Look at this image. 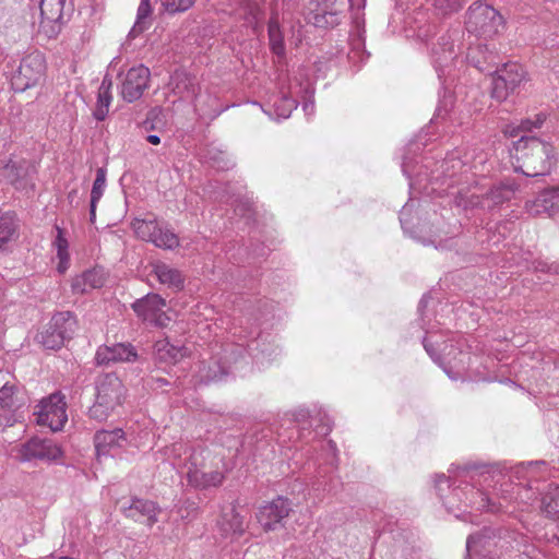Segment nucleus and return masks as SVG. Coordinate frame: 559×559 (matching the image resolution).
<instances>
[{
	"label": "nucleus",
	"instance_id": "1",
	"mask_svg": "<svg viewBox=\"0 0 559 559\" xmlns=\"http://www.w3.org/2000/svg\"><path fill=\"white\" fill-rule=\"evenodd\" d=\"M420 144H425L421 138L411 143L407 154H415ZM421 162L420 169L415 173L412 157H403L402 171L409 180L412 195L421 193V189L427 195L448 193L463 209L479 206L490 210L511 200L516 190L513 182H502L487 190L474 180L476 173L485 170L486 163V154H477L475 148L457 147L441 160H437L435 155H425ZM426 206L427 201H416L411 197L400 213L402 228L424 246L440 248L442 239L439 233L418 216V210Z\"/></svg>",
	"mask_w": 559,
	"mask_h": 559
},
{
	"label": "nucleus",
	"instance_id": "2",
	"mask_svg": "<svg viewBox=\"0 0 559 559\" xmlns=\"http://www.w3.org/2000/svg\"><path fill=\"white\" fill-rule=\"evenodd\" d=\"M449 472L450 476L436 475L433 483L444 508L455 518L466 521L465 513H469L467 509L496 513L507 508L501 496L497 502L483 490L485 483L490 486L489 475L483 469L476 466H464Z\"/></svg>",
	"mask_w": 559,
	"mask_h": 559
},
{
	"label": "nucleus",
	"instance_id": "3",
	"mask_svg": "<svg viewBox=\"0 0 559 559\" xmlns=\"http://www.w3.org/2000/svg\"><path fill=\"white\" fill-rule=\"evenodd\" d=\"M245 352L252 362L261 368L271 364L282 350L278 344L275 343L274 337L270 338V335L260 334L257 338L251 340L246 348L240 344L225 348L224 361L213 360L200 369L201 381H221L229 372H240L241 367L239 365L242 360H246Z\"/></svg>",
	"mask_w": 559,
	"mask_h": 559
},
{
	"label": "nucleus",
	"instance_id": "4",
	"mask_svg": "<svg viewBox=\"0 0 559 559\" xmlns=\"http://www.w3.org/2000/svg\"><path fill=\"white\" fill-rule=\"evenodd\" d=\"M165 455L171 465L181 473L189 486L198 490L218 487L225 479V474L218 469L205 472V456L202 449H189L182 442H176L166 448Z\"/></svg>",
	"mask_w": 559,
	"mask_h": 559
},
{
	"label": "nucleus",
	"instance_id": "5",
	"mask_svg": "<svg viewBox=\"0 0 559 559\" xmlns=\"http://www.w3.org/2000/svg\"><path fill=\"white\" fill-rule=\"evenodd\" d=\"M443 335H438L433 329H426L423 344L427 354L438 364L452 380L467 379L471 355L463 349L461 336L447 333V340L440 342Z\"/></svg>",
	"mask_w": 559,
	"mask_h": 559
},
{
	"label": "nucleus",
	"instance_id": "6",
	"mask_svg": "<svg viewBox=\"0 0 559 559\" xmlns=\"http://www.w3.org/2000/svg\"><path fill=\"white\" fill-rule=\"evenodd\" d=\"M510 154L518 163L515 170L528 177L548 175L557 163L552 145L535 136L522 135Z\"/></svg>",
	"mask_w": 559,
	"mask_h": 559
},
{
	"label": "nucleus",
	"instance_id": "7",
	"mask_svg": "<svg viewBox=\"0 0 559 559\" xmlns=\"http://www.w3.org/2000/svg\"><path fill=\"white\" fill-rule=\"evenodd\" d=\"M95 401L88 409L91 418L103 421L120 406L126 397V386L116 373H103L96 377Z\"/></svg>",
	"mask_w": 559,
	"mask_h": 559
},
{
	"label": "nucleus",
	"instance_id": "8",
	"mask_svg": "<svg viewBox=\"0 0 559 559\" xmlns=\"http://www.w3.org/2000/svg\"><path fill=\"white\" fill-rule=\"evenodd\" d=\"M546 469L545 461L522 462L512 467L511 477L518 479L519 483L514 486L508 485V487H511V491L501 489L502 502H508L514 498L519 504H532L536 500L537 492L542 491L539 487H534V481L538 474Z\"/></svg>",
	"mask_w": 559,
	"mask_h": 559
},
{
	"label": "nucleus",
	"instance_id": "9",
	"mask_svg": "<svg viewBox=\"0 0 559 559\" xmlns=\"http://www.w3.org/2000/svg\"><path fill=\"white\" fill-rule=\"evenodd\" d=\"M465 26L469 34L489 39L503 29L504 21L493 7L476 1L467 10Z\"/></svg>",
	"mask_w": 559,
	"mask_h": 559
},
{
	"label": "nucleus",
	"instance_id": "10",
	"mask_svg": "<svg viewBox=\"0 0 559 559\" xmlns=\"http://www.w3.org/2000/svg\"><path fill=\"white\" fill-rule=\"evenodd\" d=\"M46 71L45 56L39 51L27 53L12 75L11 84L15 92H24L38 84Z\"/></svg>",
	"mask_w": 559,
	"mask_h": 559
},
{
	"label": "nucleus",
	"instance_id": "11",
	"mask_svg": "<svg viewBox=\"0 0 559 559\" xmlns=\"http://www.w3.org/2000/svg\"><path fill=\"white\" fill-rule=\"evenodd\" d=\"M131 227L138 238L152 242L157 248L173 250L179 246L178 236L156 219L135 218Z\"/></svg>",
	"mask_w": 559,
	"mask_h": 559
},
{
	"label": "nucleus",
	"instance_id": "12",
	"mask_svg": "<svg viewBox=\"0 0 559 559\" xmlns=\"http://www.w3.org/2000/svg\"><path fill=\"white\" fill-rule=\"evenodd\" d=\"M460 38L459 32L441 35L431 47V59L433 67L441 80L450 75L452 64L457 60L461 46L456 45Z\"/></svg>",
	"mask_w": 559,
	"mask_h": 559
},
{
	"label": "nucleus",
	"instance_id": "13",
	"mask_svg": "<svg viewBox=\"0 0 559 559\" xmlns=\"http://www.w3.org/2000/svg\"><path fill=\"white\" fill-rule=\"evenodd\" d=\"M38 425L47 426L52 431H59L68 420L67 403L60 393H52L43 399L34 412Z\"/></svg>",
	"mask_w": 559,
	"mask_h": 559
},
{
	"label": "nucleus",
	"instance_id": "14",
	"mask_svg": "<svg viewBox=\"0 0 559 559\" xmlns=\"http://www.w3.org/2000/svg\"><path fill=\"white\" fill-rule=\"evenodd\" d=\"M349 0H310L307 19L317 27H328L338 24L342 13Z\"/></svg>",
	"mask_w": 559,
	"mask_h": 559
},
{
	"label": "nucleus",
	"instance_id": "15",
	"mask_svg": "<svg viewBox=\"0 0 559 559\" xmlns=\"http://www.w3.org/2000/svg\"><path fill=\"white\" fill-rule=\"evenodd\" d=\"M501 537H497L491 528H484L481 532L472 534L466 542V551L469 559H495L497 548L502 549Z\"/></svg>",
	"mask_w": 559,
	"mask_h": 559
},
{
	"label": "nucleus",
	"instance_id": "16",
	"mask_svg": "<svg viewBox=\"0 0 559 559\" xmlns=\"http://www.w3.org/2000/svg\"><path fill=\"white\" fill-rule=\"evenodd\" d=\"M166 301L157 294H147L145 297L133 302L134 312L157 326H166L170 318L165 312Z\"/></svg>",
	"mask_w": 559,
	"mask_h": 559
},
{
	"label": "nucleus",
	"instance_id": "17",
	"mask_svg": "<svg viewBox=\"0 0 559 559\" xmlns=\"http://www.w3.org/2000/svg\"><path fill=\"white\" fill-rule=\"evenodd\" d=\"M290 511L292 504L289 500L277 497L259 509L257 519L265 532L276 531L284 525L283 522Z\"/></svg>",
	"mask_w": 559,
	"mask_h": 559
},
{
	"label": "nucleus",
	"instance_id": "18",
	"mask_svg": "<svg viewBox=\"0 0 559 559\" xmlns=\"http://www.w3.org/2000/svg\"><path fill=\"white\" fill-rule=\"evenodd\" d=\"M297 95L295 78L289 79L287 85H281L280 94L270 99V108L263 109V111L274 119H287L293 110L297 108Z\"/></svg>",
	"mask_w": 559,
	"mask_h": 559
},
{
	"label": "nucleus",
	"instance_id": "19",
	"mask_svg": "<svg viewBox=\"0 0 559 559\" xmlns=\"http://www.w3.org/2000/svg\"><path fill=\"white\" fill-rule=\"evenodd\" d=\"M150 75L148 68L142 64L129 69L121 80V97L128 103L139 99L148 87Z\"/></svg>",
	"mask_w": 559,
	"mask_h": 559
},
{
	"label": "nucleus",
	"instance_id": "20",
	"mask_svg": "<svg viewBox=\"0 0 559 559\" xmlns=\"http://www.w3.org/2000/svg\"><path fill=\"white\" fill-rule=\"evenodd\" d=\"M66 0H41L39 32L48 38L56 37L60 31L63 19Z\"/></svg>",
	"mask_w": 559,
	"mask_h": 559
},
{
	"label": "nucleus",
	"instance_id": "21",
	"mask_svg": "<svg viewBox=\"0 0 559 559\" xmlns=\"http://www.w3.org/2000/svg\"><path fill=\"white\" fill-rule=\"evenodd\" d=\"M62 455L61 448L51 439L33 438L20 449V457L23 461L41 460L57 461Z\"/></svg>",
	"mask_w": 559,
	"mask_h": 559
},
{
	"label": "nucleus",
	"instance_id": "22",
	"mask_svg": "<svg viewBox=\"0 0 559 559\" xmlns=\"http://www.w3.org/2000/svg\"><path fill=\"white\" fill-rule=\"evenodd\" d=\"M139 358L135 347L130 343H117L99 346L95 354L97 365L134 362Z\"/></svg>",
	"mask_w": 559,
	"mask_h": 559
},
{
	"label": "nucleus",
	"instance_id": "23",
	"mask_svg": "<svg viewBox=\"0 0 559 559\" xmlns=\"http://www.w3.org/2000/svg\"><path fill=\"white\" fill-rule=\"evenodd\" d=\"M97 456L116 455L129 444L126 432L120 428L99 430L94 436Z\"/></svg>",
	"mask_w": 559,
	"mask_h": 559
},
{
	"label": "nucleus",
	"instance_id": "24",
	"mask_svg": "<svg viewBox=\"0 0 559 559\" xmlns=\"http://www.w3.org/2000/svg\"><path fill=\"white\" fill-rule=\"evenodd\" d=\"M525 209L528 214L534 216L559 214V187L542 191L535 199L525 203Z\"/></svg>",
	"mask_w": 559,
	"mask_h": 559
},
{
	"label": "nucleus",
	"instance_id": "25",
	"mask_svg": "<svg viewBox=\"0 0 559 559\" xmlns=\"http://www.w3.org/2000/svg\"><path fill=\"white\" fill-rule=\"evenodd\" d=\"M121 510L126 516L135 521L146 519L148 526H153L158 521L157 515L160 512L155 502L139 498L131 499L128 506L122 503Z\"/></svg>",
	"mask_w": 559,
	"mask_h": 559
},
{
	"label": "nucleus",
	"instance_id": "26",
	"mask_svg": "<svg viewBox=\"0 0 559 559\" xmlns=\"http://www.w3.org/2000/svg\"><path fill=\"white\" fill-rule=\"evenodd\" d=\"M105 282V271L102 267H94L75 276L71 287L75 294H86L90 290L103 287Z\"/></svg>",
	"mask_w": 559,
	"mask_h": 559
},
{
	"label": "nucleus",
	"instance_id": "27",
	"mask_svg": "<svg viewBox=\"0 0 559 559\" xmlns=\"http://www.w3.org/2000/svg\"><path fill=\"white\" fill-rule=\"evenodd\" d=\"M23 404V396L20 386L13 376L0 386V407L3 409H17Z\"/></svg>",
	"mask_w": 559,
	"mask_h": 559
},
{
	"label": "nucleus",
	"instance_id": "28",
	"mask_svg": "<svg viewBox=\"0 0 559 559\" xmlns=\"http://www.w3.org/2000/svg\"><path fill=\"white\" fill-rule=\"evenodd\" d=\"M341 487L337 476L329 474L323 467H319L317 476L312 479L309 491L320 498L323 493H335Z\"/></svg>",
	"mask_w": 559,
	"mask_h": 559
},
{
	"label": "nucleus",
	"instance_id": "29",
	"mask_svg": "<svg viewBox=\"0 0 559 559\" xmlns=\"http://www.w3.org/2000/svg\"><path fill=\"white\" fill-rule=\"evenodd\" d=\"M539 495L540 511L549 519L559 520V485L549 484Z\"/></svg>",
	"mask_w": 559,
	"mask_h": 559
},
{
	"label": "nucleus",
	"instance_id": "30",
	"mask_svg": "<svg viewBox=\"0 0 559 559\" xmlns=\"http://www.w3.org/2000/svg\"><path fill=\"white\" fill-rule=\"evenodd\" d=\"M153 272L160 284L175 290H180L183 287L181 273L170 265L164 262H156L153 264Z\"/></svg>",
	"mask_w": 559,
	"mask_h": 559
},
{
	"label": "nucleus",
	"instance_id": "31",
	"mask_svg": "<svg viewBox=\"0 0 559 559\" xmlns=\"http://www.w3.org/2000/svg\"><path fill=\"white\" fill-rule=\"evenodd\" d=\"M154 352L156 359L165 364H176L187 354V349L183 346L170 344L166 338L155 343Z\"/></svg>",
	"mask_w": 559,
	"mask_h": 559
},
{
	"label": "nucleus",
	"instance_id": "32",
	"mask_svg": "<svg viewBox=\"0 0 559 559\" xmlns=\"http://www.w3.org/2000/svg\"><path fill=\"white\" fill-rule=\"evenodd\" d=\"M111 85V79L108 75H105L98 88L97 103L93 111L94 118L98 121L105 120L109 112V107L112 100L110 93Z\"/></svg>",
	"mask_w": 559,
	"mask_h": 559
},
{
	"label": "nucleus",
	"instance_id": "33",
	"mask_svg": "<svg viewBox=\"0 0 559 559\" xmlns=\"http://www.w3.org/2000/svg\"><path fill=\"white\" fill-rule=\"evenodd\" d=\"M218 525L225 535H241L246 528L243 518L234 507L223 512Z\"/></svg>",
	"mask_w": 559,
	"mask_h": 559
},
{
	"label": "nucleus",
	"instance_id": "34",
	"mask_svg": "<svg viewBox=\"0 0 559 559\" xmlns=\"http://www.w3.org/2000/svg\"><path fill=\"white\" fill-rule=\"evenodd\" d=\"M295 87H297V100L302 102V110L307 116H312L314 114V103H313V93L314 90L311 83L306 80L301 81L298 78H295Z\"/></svg>",
	"mask_w": 559,
	"mask_h": 559
},
{
	"label": "nucleus",
	"instance_id": "35",
	"mask_svg": "<svg viewBox=\"0 0 559 559\" xmlns=\"http://www.w3.org/2000/svg\"><path fill=\"white\" fill-rule=\"evenodd\" d=\"M17 231L15 215L11 212L0 214V250L14 240Z\"/></svg>",
	"mask_w": 559,
	"mask_h": 559
},
{
	"label": "nucleus",
	"instance_id": "36",
	"mask_svg": "<svg viewBox=\"0 0 559 559\" xmlns=\"http://www.w3.org/2000/svg\"><path fill=\"white\" fill-rule=\"evenodd\" d=\"M51 328L61 334L72 337L76 329L75 317L69 311L58 312L50 319L48 323Z\"/></svg>",
	"mask_w": 559,
	"mask_h": 559
},
{
	"label": "nucleus",
	"instance_id": "37",
	"mask_svg": "<svg viewBox=\"0 0 559 559\" xmlns=\"http://www.w3.org/2000/svg\"><path fill=\"white\" fill-rule=\"evenodd\" d=\"M497 72L503 81L509 84V88L513 91L524 81L525 72L521 64L516 62H510L502 66V68L498 69Z\"/></svg>",
	"mask_w": 559,
	"mask_h": 559
},
{
	"label": "nucleus",
	"instance_id": "38",
	"mask_svg": "<svg viewBox=\"0 0 559 559\" xmlns=\"http://www.w3.org/2000/svg\"><path fill=\"white\" fill-rule=\"evenodd\" d=\"M151 13V0H141L138 8L136 21L129 33L130 37H136L148 27Z\"/></svg>",
	"mask_w": 559,
	"mask_h": 559
},
{
	"label": "nucleus",
	"instance_id": "39",
	"mask_svg": "<svg viewBox=\"0 0 559 559\" xmlns=\"http://www.w3.org/2000/svg\"><path fill=\"white\" fill-rule=\"evenodd\" d=\"M267 33L272 52L278 58H283L285 56L284 37L276 19L272 17L270 20Z\"/></svg>",
	"mask_w": 559,
	"mask_h": 559
},
{
	"label": "nucleus",
	"instance_id": "40",
	"mask_svg": "<svg viewBox=\"0 0 559 559\" xmlns=\"http://www.w3.org/2000/svg\"><path fill=\"white\" fill-rule=\"evenodd\" d=\"M0 170L2 171V176L11 183H16L20 179L26 176L27 173L21 163H17L12 158L0 163Z\"/></svg>",
	"mask_w": 559,
	"mask_h": 559
},
{
	"label": "nucleus",
	"instance_id": "41",
	"mask_svg": "<svg viewBox=\"0 0 559 559\" xmlns=\"http://www.w3.org/2000/svg\"><path fill=\"white\" fill-rule=\"evenodd\" d=\"M349 46L348 60L352 63H362L368 59L369 55L365 50L364 38L359 34L350 36Z\"/></svg>",
	"mask_w": 559,
	"mask_h": 559
},
{
	"label": "nucleus",
	"instance_id": "42",
	"mask_svg": "<svg viewBox=\"0 0 559 559\" xmlns=\"http://www.w3.org/2000/svg\"><path fill=\"white\" fill-rule=\"evenodd\" d=\"M39 337L40 343L44 345V347L48 349L60 348L67 340H70V337L61 334L60 332L51 328L49 324L40 333Z\"/></svg>",
	"mask_w": 559,
	"mask_h": 559
},
{
	"label": "nucleus",
	"instance_id": "43",
	"mask_svg": "<svg viewBox=\"0 0 559 559\" xmlns=\"http://www.w3.org/2000/svg\"><path fill=\"white\" fill-rule=\"evenodd\" d=\"M176 88L178 93L181 95V98L185 99H195V109L199 110V96L197 95V85L193 80L187 75L182 76V80L177 83Z\"/></svg>",
	"mask_w": 559,
	"mask_h": 559
},
{
	"label": "nucleus",
	"instance_id": "44",
	"mask_svg": "<svg viewBox=\"0 0 559 559\" xmlns=\"http://www.w3.org/2000/svg\"><path fill=\"white\" fill-rule=\"evenodd\" d=\"M106 176L107 171L104 167H100L96 170V178L91 191V200L94 202H98L104 194L106 189Z\"/></svg>",
	"mask_w": 559,
	"mask_h": 559
},
{
	"label": "nucleus",
	"instance_id": "45",
	"mask_svg": "<svg viewBox=\"0 0 559 559\" xmlns=\"http://www.w3.org/2000/svg\"><path fill=\"white\" fill-rule=\"evenodd\" d=\"M160 3V7L168 13L175 14L189 10L194 0H155Z\"/></svg>",
	"mask_w": 559,
	"mask_h": 559
},
{
	"label": "nucleus",
	"instance_id": "46",
	"mask_svg": "<svg viewBox=\"0 0 559 559\" xmlns=\"http://www.w3.org/2000/svg\"><path fill=\"white\" fill-rule=\"evenodd\" d=\"M510 92H513V90L509 88V84L496 71V75L492 78L491 96L498 100H503Z\"/></svg>",
	"mask_w": 559,
	"mask_h": 559
},
{
	"label": "nucleus",
	"instance_id": "47",
	"mask_svg": "<svg viewBox=\"0 0 559 559\" xmlns=\"http://www.w3.org/2000/svg\"><path fill=\"white\" fill-rule=\"evenodd\" d=\"M431 4L442 14H449L460 10L464 0H429Z\"/></svg>",
	"mask_w": 559,
	"mask_h": 559
},
{
	"label": "nucleus",
	"instance_id": "48",
	"mask_svg": "<svg viewBox=\"0 0 559 559\" xmlns=\"http://www.w3.org/2000/svg\"><path fill=\"white\" fill-rule=\"evenodd\" d=\"M481 48V45H478L477 47L473 48V47H469L468 48V52L466 55V59L468 62H471L475 68H477L478 70L480 71H484V68H483V63L487 62V61H490L492 60V56L490 52H485L484 53V60L481 61L480 59H477L476 56H475V52L476 50L480 49Z\"/></svg>",
	"mask_w": 559,
	"mask_h": 559
},
{
	"label": "nucleus",
	"instance_id": "49",
	"mask_svg": "<svg viewBox=\"0 0 559 559\" xmlns=\"http://www.w3.org/2000/svg\"><path fill=\"white\" fill-rule=\"evenodd\" d=\"M325 463L332 467L337 465V449L333 441L329 440L324 445Z\"/></svg>",
	"mask_w": 559,
	"mask_h": 559
},
{
	"label": "nucleus",
	"instance_id": "50",
	"mask_svg": "<svg viewBox=\"0 0 559 559\" xmlns=\"http://www.w3.org/2000/svg\"><path fill=\"white\" fill-rule=\"evenodd\" d=\"M546 116L544 114L536 115L534 120L526 119L523 120L519 127V129L523 131H532L533 129H538L543 126Z\"/></svg>",
	"mask_w": 559,
	"mask_h": 559
},
{
	"label": "nucleus",
	"instance_id": "51",
	"mask_svg": "<svg viewBox=\"0 0 559 559\" xmlns=\"http://www.w3.org/2000/svg\"><path fill=\"white\" fill-rule=\"evenodd\" d=\"M57 258L59 259L57 270L59 273H64L69 267L70 260L68 249L57 250Z\"/></svg>",
	"mask_w": 559,
	"mask_h": 559
},
{
	"label": "nucleus",
	"instance_id": "52",
	"mask_svg": "<svg viewBox=\"0 0 559 559\" xmlns=\"http://www.w3.org/2000/svg\"><path fill=\"white\" fill-rule=\"evenodd\" d=\"M57 229V237L55 239V247H56V250H63V249H68L69 245H68V240L63 237V231L60 227H56Z\"/></svg>",
	"mask_w": 559,
	"mask_h": 559
},
{
	"label": "nucleus",
	"instance_id": "53",
	"mask_svg": "<svg viewBox=\"0 0 559 559\" xmlns=\"http://www.w3.org/2000/svg\"><path fill=\"white\" fill-rule=\"evenodd\" d=\"M449 114V109L443 107V106H439L436 110V114L433 116V118L431 119L430 123L432 126H438L440 122H442L447 115Z\"/></svg>",
	"mask_w": 559,
	"mask_h": 559
},
{
	"label": "nucleus",
	"instance_id": "54",
	"mask_svg": "<svg viewBox=\"0 0 559 559\" xmlns=\"http://www.w3.org/2000/svg\"><path fill=\"white\" fill-rule=\"evenodd\" d=\"M197 509L195 503L190 500H186L183 502V507L178 508L177 512L181 515V518H186L190 514V511H194Z\"/></svg>",
	"mask_w": 559,
	"mask_h": 559
},
{
	"label": "nucleus",
	"instance_id": "55",
	"mask_svg": "<svg viewBox=\"0 0 559 559\" xmlns=\"http://www.w3.org/2000/svg\"><path fill=\"white\" fill-rule=\"evenodd\" d=\"M97 203L98 202H94L93 200H91V204H90V219H91V222H94L95 218H96V206H97Z\"/></svg>",
	"mask_w": 559,
	"mask_h": 559
},
{
	"label": "nucleus",
	"instance_id": "56",
	"mask_svg": "<svg viewBox=\"0 0 559 559\" xmlns=\"http://www.w3.org/2000/svg\"><path fill=\"white\" fill-rule=\"evenodd\" d=\"M146 141L153 145H158L160 143V139L156 134H150L146 136Z\"/></svg>",
	"mask_w": 559,
	"mask_h": 559
},
{
	"label": "nucleus",
	"instance_id": "57",
	"mask_svg": "<svg viewBox=\"0 0 559 559\" xmlns=\"http://www.w3.org/2000/svg\"><path fill=\"white\" fill-rule=\"evenodd\" d=\"M8 376H11L9 372L0 371V386L3 384V382L8 379Z\"/></svg>",
	"mask_w": 559,
	"mask_h": 559
},
{
	"label": "nucleus",
	"instance_id": "58",
	"mask_svg": "<svg viewBox=\"0 0 559 559\" xmlns=\"http://www.w3.org/2000/svg\"><path fill=\"white\" fill-rule=\"evenodd\" d=\"M418 36H419V38H421V40L428 43L429 38H428V34L426 32L420 31Z\"/></svg>",
	"mask_w": 559,
	"mask_h": 559
},
{
	"label": "nucleus",
	"instance_id": "59",
	"mask_svg": "<svg viewBox=\"0 0 559 559\" xmlns=\"http://www.w3.org/2000/svg\"><path fill=\"white\" fill-rule=\"evenodd\" d=\"M506 133L509 134L510 136H516L518 135V132L515 131L514 128H511L509 127L507 130H506Z\"/></svg>",
	"mask_w": 559,
	"mask_h": 559
},
{
	"label": "nucleus",
	"instance_id": "60",
	"mask_svg": "<svg viewBox=\"0 0 559 559\" xmlns=\"http://www.w3.org/2000/svg\"><path fill=\"white\" fill-rule=\"evenodd\" d=\"M427 305V298L426 297H423L421 300L419 301V306H418V309L419 311H421Z\"/></svg>",
	"mask_w": 559,
	"mask_h": 559
},
{
	"label": "nucleus",
	"instance_id": "61",
	"mask_svg": "<svg viewBox=\"0 0 559 559\" xmlns=\"http://www.w3.org/2000/svg\"><path fill=\"white\" fill-rule=\"evenodd\" d=\"M16 421L12 416L8 418L5 426H12Z\"/></svg>",
	"mask_w": 559,
	"mask_h": 559
},
{
	"label": "nucleus",
	"instance_id": "62",
	"mask_svg": "<svg viewBox=\"0 0 559 559\" xmlns=\"http://www.w3.org/2000/svg\"><path fill=\"white\" fill-rule=\"evenodd\" d=\"M217 167H218V168H221V169H224V168H227V167H228V165L221 166V165L218 164V165H217Z\"/></svg>",
	"mask_w": 559,
	"mask_h": 559
},
{
	"label": "nucleus",
	"instance_id": "63",
	"mask_svg": "<svg viewBox=\"0 0 559 559\" xmlns=\"http://www.w3.org/2000/svg\"><path fill=\"white\" fill-rule=\"evenodd\" d=\"M60 559H74V558H71V557H60Z\"/></svg>",
	"mask_w": 559,
	"mask_h": 559
}]
</instances>
